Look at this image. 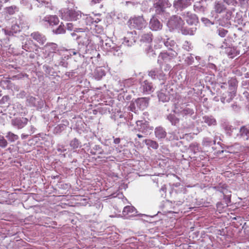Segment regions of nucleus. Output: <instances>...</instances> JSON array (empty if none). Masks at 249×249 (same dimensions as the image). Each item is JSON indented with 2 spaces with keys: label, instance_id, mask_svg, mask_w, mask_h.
Wrapping results in <instances>:
<instances>
[{
  "label": "nucleus",
  "instance_id": "1",
  "mask_svg": "<svg viewBox=\"0 0 249 249\" xmlns=\"http://www.w3.org/2000/svg\"><path fill=\"white\" fill-rule=\"evenodd\" d=\"M178 53L172 48H168L166 52H161L158 57V62L162 64L163 62L167 63L170 62L172 59L175 58Z\"/></svg>",
  "mask_w": 249,
  "mask_h": 249
},
{
  "label": "nucleus",
  "instance_id": "2",
  "mask_svg": "<svg viewBox=\"0 0 249 249\" xmlns=\"http://www.w3.org/2000/svg\"><path fill=\"white\" fill-rule=\"evenodd\" d=\"M147 23L142 17H137L131 18L128 21V25L130 28L137 29L138 30L145 28Z\"/></svg>",
  "mask_w": 249,
  "mask_h": 249
},
{
  "label": "nucleus",
  "instance_id": "3",
  "mask_svg": "<svg viewBox=\"0 0 249 249\" xmlns=\"http://www.w3.org/2000/svg\"><path fill=\"white\" fill-rule=\"evenodd\" d=\"M62 19L70 20H76L79 14L72 9L63 8L60 11Z\"/></svg>",
  "mask_w": 249,
  "mask_h": 249
},
{
  "label": "nucleus",
  "instance_id": "4",
  "mask_svg": "<svg viewBox=\"0 0 249 249\" xmlns=\"http://www.w3.org/2000/svg\"><path fill=\"white\" fill-rule=\"evenodd\" d=\"M188 105H186L184 107H182L180 109L178 107H176V110L174 111L176 114L183 117L188 116H191L194 114V111L193 109L188 107Z\"/></svg>",
  "mask_w": 249,
  "mask_h": 249
},
{
  "label": "nucleus",
  "instance_id": "5",
  "mask_svg": "<svg viewBox=\"0 0 249 249\" xmlns=\"http://www.w3.org/2000/svg\"><path fill=\"white\" fill-rule=\"evenodd\" d=\"M28 122V119L25 117L16 118L12 120V124L17 126L18 129L24 127Z\"/></svg>",
  "mask_w": 249,
  "mask_h": 249
},
{
  "label": "nucleus",
  "instance_id": "6",
  "mask_svg": "<svg viewBox=\"0 0 249 249\" xmlns=\"http://www.w3.org/2000/svg\"><path fill=\"white\" fill-rule=\"evenodd\" d=\"M42 21L47 22L50 25H56L59 23L58 18L55 15H47L43 19Z\"/></svg>",
  "mask_w": 249,
  "mask_h": 249
},
{
  "label": "nucleus",
  "instance_id": "7",
  "mask_svg": "<svg viewBox=\"0 0 249 249\" xmlns=\"http://www.w3.org/2000/svg\"><path fill=\"white\" fill-rule=\"evenodd\" d=\"M123 213L124 216L129 217L136 215L137 211L133 206H127L124 208Z\"/></svg>",
  "mask_w": 249,
  "mask_h": 249
},
{
  "label": "nucleus",
  "instance_id": "8",
  "mask_svg": "<svg viewBox=\"0 0 249 249\" xmlns=\"http://www.w3.org/2000/svg\"><path fill=\"white\" fill-rule=\"evenodd\" d=\"M31 36L40 45H43L46 41V38L45 36L40 34L38 32H35L32 33L31 34Z\"/></svg>",
  "mask_w": 249,
  "mask_h": 249
},
{
  "label": "nucleus",
  "instance_id": "9",
  "mask_svg": "<svg viewBox=\"0 0 249 249\" xmlns=\"http://www.w3.org/2000/svg\"><path fill=\"white\" fill-rule=\"evenodd\" d=\"M236 93L228 90L227 92L224 93L221 98V101L222 103H230L235 96Z\"/></svg>",
  "mask_w": 249,
  "mask_h": 249
},
{
  "label": "nucleus",
  "instance_id": "10",
  "mask_svg": "<svg viewBox=\"0 0 249 249\" xmlns=\"http://www.w3.org/2000/svg\"><path fill=\"white\" fill-rule=\"evenodd\" d=\"M170 6V4L168 3V0H158L155 4V7L157 9V10L162 12L165 8Z\"/></svg>",
  "mask_w": 249,
  "mask_h": 249
},
{
  "label": "nucleus",
  "instance_id": "11",
  "mask_svg": "<svg viewBox=\"0 0 249 249\" xmlns=\"http://www.w3.org/2000/svg\"><path fill=\"white\" fill-rule=\"evenodd\" d=\"M225 53L230 58H233L239 54V51L237 50L235 47H228L225 48Z\"/></svg>",
  "mask_w": 249,
  "mask_h": 249
},
{
  "label": "nucleus",
  "instance_id": "12",
  "mask_svg": "<svg viewBox=\"0 0 249 249\" xmlns=\"http://www.w3.org/2000/svg\"><path fill=\"white\" fill-rule=\"evenodd\" d=\"M229 90L236 93L238 81L235 77H231L228 80Z\"/></svg>",
  "mask_w": 249,
  "mask_h": 249
},
{
  "label": "nucleus",
  "instance_id": "13",
  "mask_svg": "<svg viewBox=\"0 0 249 249\" xmlns=\"http://www.w3.org/2000/svg\"><path fill=\"white\" fill-rule=\"evenodd\" d=\"M150 26L152 30L157 31L161 29L162 24L158 19L153 17L150 20Z\"/></svg>",
  "mask_w": 249,
  "mask_h": 249
},
{
  "label": "nucleus",
  "instance_id": "14",
  "mask_svg": "<svg viewBox=\"0 0 249 249\" xmlns=\"http://www.w3.org/2000/svg\"><path fill=\"white\" fill-rule=\"evenodd\" d=\"M174 7L177 9H182L188 6V0H177L173 3Z\"/></svg>",
  "mask_w": 249,
  "mask_h": 249
},
{
  "label": "nucleus",
  "instance_id": "15",
  "mask_svg": "<svg viewBox=\"0 0 249 249\" xmlns=\"http://www.w3.org/2000/svg\"><path fill=\"white\" fill-rule=\"evenodd\" d=\"M148 75L151 77L153 79H160L161 78L163 74L161 70H159L157 69H155L151 70L149 73Z\"/></svg>",
  "mask_w": 249,
  "mask_h": 249
},
{
  "label": "nucleus",
  "instance_id": "16",
  "mask_svg": "<svg viewBox=\"0 0 249 249\" xmlns=\"http://www.w3.org/2000/svg\"><path fill=\"white\" fill-rule=\"evenodd\" d=\"M141 88L143 92H149L153 91V88L151 82L147 80H144L141 83Z\"/></svg>",
  "mask_w": 249,
  "mask_h": 249
},
{
  "label": "nucleus",
  "instance_id": "17",
  "mask_svg": "<svg viewBox=\"0 0 249 249\" xmlns=\"http://www.w3.org/2000/svg\"><path fill=\"white\" fill-rule=\"evenodd\" d=\"M45 51L50 55L51 53H55L57 50V45L54 43H48L44 46Z\"/></svg>",
  "mask_w": 249,
  "mask_h": 249
},
{
  "label": "nucleus",
  "instance_id": "18",
  "mask_svg": "<svg viewBox=\"0 0 249 249\" xmlns=\"http://www.w3.org/2000/svg\"><path fill=\"white\" fill-rule=\"evenodd\" d=\"M183 22L180 18L175 17L172 18L169 21V24L175 28H179Z\"/></svg>",
  "mask_w": 249,
  "mask_h": 249
},
{
  "label": "nucleus",
  "instance_id": "19",
  "mask_svg": "<svg viewBox=\"0 0 249 249\" xmlns=\"http://www.w3.org/2000/svg\"><path fill=\"white\" fill-rule=\"evenodd\" d=\"M240 134L245 140L249 138V124L243 126L240 128Z\"/></svg>",
  "mask_w": 249,
  "mask_h": 249
},
{
  "label": "nucleus",
  "instance_id": "20",
  "mask_svg": "<svg viewBox=\"0 0 249 249\" xmlns=\"http://www.w3.org/2000/svg\"><path fill=\"white\" fill-rule=\"evenodd\" d=\"M155 136L158 139H164L166 136V132L161 127H157L155 130Z\"/></svg>",
  "mask_w": 249,
  "mask_h": 249
},
{
  "label": "nucleus",
  "instance_id": "21",
  "mask_svg": "<svg viewBox=\"0 0 249 249\" xmlns=\"http://www.w3.org/2000/svg\"><path fill=\"white\" fill-rule=\"evenodd\" d=\"M203 120L209 126L215 125L217 124L215 119L212 116H204L203 117Z\"/></svg>",
  "mask_w": 249,
  "mask_h": 249
},
{
  "label": "nucleus",
  "instance_id": "22",
  "mask_svg": "<svg viewBox=\"0 0 249 249\" xmlns=\"http://www.w3.org/2000/svg\"><path fill=\"white\" fill-rule=\"evenodd\" d=\"M18 11V8L16 5L7 7L4 9V12L7 15H13Z\"/></svg>",
  "mask_w": 249,
  "mask_h": 249
},
{
  "label": "nucleus",
  "instance_id": "23",
  "mask_svg": "<svg viewBox=\"0 0 249 249\" xmlns=\"http://www.w3.org/2000/svg\"><path fill=\"white\" fill-rule=\"evenodd\" d=\"M226 7L222 2L220 1L215 2L214 5V10L217 13H221L225 11Z\"/></svg>",
  "mask_w": 249,
  "mask_h": 249
},
{
  "label": "nucleus",
  "instance_id": "24",
  "mask_svg": "<svg viewBox=\"0 0 249 249\" xmlns=\"http://www.w3.org/2000/svg\"><path fill=\"white\" fill-rule=\"evenodd\" d=\"M6 138L11 142H14L19 138L18 135L15 134L12 132H8L6 135Z\"/></svg>",
  "mask_w": 249,
  "mask_h": 249
},
{
  "label": "nucleus",
  "instance_id": "25",
  "mask_svg": "<svg viewBox=\"0 0 249 249\" xmlns=\"http://www.w3.org/2000/svg\"><path fill=\"white\" fill-rule=\"evenodd\" d=\"M141 40L143 42L151 43L152 41V34L150 32L143 34L142 36Z\"/></svg>",
  "mask_w": 249,
  "mask_h": 249
},
{
  "label": "nucleus",
  "instance_id": "26",
  "mask_svg": "<svg viewBox=\"0 0 249 249\" xmlns=\"http://www.w3.org/2000/svg\"><path fill=\"white\" fill-rule=\"evenodd\" d=\"M145 143L147 145L155 149H157L159 147L158 143L156 141L151 140H145Z\"/></svg>",
  "mask_w": 249,
  "mask_h": 249
},
{
  "label": "nucleus",
  "instance_id": "27",
  "mask_svg": "<svg viewBox=\"0 0 249 249\" xmlns=\"http://www.w3.org/2000/svg\"><path fill=\"white\" fill-rule=\"evenodd\" d=\"M168 119L172 124L176 125L179 122V120L174 114H169L167 117Z\"/></svg>",
  "mask_w": 249,
  "mask_h": 249
},
{
  "label": "nucleus",
  "instance_id": "28",
  "mask_svg": "<svg viewBox=\"0 0 249 249\" xmlns=\"http://www.w3.org/2000/svg\"><path fill=\"white\" fill-rule=\"evenodd\" d=\"M21 28L19 25L16 23L13 24L11 27V30L9 31V33H7L8 35H10L11 33L13 34V33H17L20 31Z\"/></svg>",
  "mask_w": 249,
  "mask_h": 249
},
{
  "label": "nucleus",
  "instance_id": "29",
  "mask_svg": "<svg viewBox=\"0 0 249 249\" xmlns=\"http://www.w3.org/2000/svg\"><path fill=\"white\" fill-rule=\"evenodd\" d=\"M64 26V25H62V23H61L56 30H53V33L56 34H64L65 33V30Z\"/></svg>",
  "mask_w": 249,
  "mask_h": 249
},
{
  "label": "nucleus",
  "instance_id": "30",
  "mask_svg": "<svg viewBox=\"0 0 249 249\" xmlns=\"http://www.w3.org/2000/svg\"><path fill=\"white\" fill-rule=\"evenodd\" d=\"M80 142L76 138L73 139L72 141H71V142H70V146L73 149H76V148H78L80 146Z\"/></svg>",
  "mask_w": 249,
  "mask_h": 249
},
{
  "label": "nucleus",
  "instance_id": "31",
  "mask_svg": "<svg viewBox=\"0 0 249 249\" xmlns=\"http://www.w3.org/2000/svg\"><path fill=\"white\" fill-rule=\"evenodd\" d=\"M8 145V142L4 137L0 135V147L5 148Z\"/></svg>",
  "mask_w": 249,
  "mask_h": 249
},
{
  "label": "nucleus",
  "instance_id": "32",
  "mask_svg": "<svg viewBox=\"0 0 249 249\" xmlns=\"http://www.w3.org/2000/svg\"><path fill=\"white\" fill-rule=\"evenodd\" d=\"M94 19V18L91 16H87L85 19V22L87 25H91V24H94L93 20Z\"/></svg>",
  "mask_w": 249,
  "mask_h": 249
},
{
  "label": "nucleus",
  "instance_id": "33",
  "mask_svg": "<svg viewBox=\"0 0 249 249\" xmlns=\"http://www.w3.org/2000/svg\"><path fill=\"white\" fill-rule=\"evenodd\" d=\"M228 32V31L227 30H225L223 28H219L218 30V35L222 37H225L227 34Z\"/></svg>",
  "mask_w": 249,
  "mask_h": 249
},
{
  "label": "nucleus",
  "instance_id": "34",
  "mask_svg": "<svg viewBox=\"0 0 249 249\" xmlns=\"http://www.w3.org/2000/svg\"><path fill=\"white\" fill-rule=\"evenodd\" d=\"M186 20L189 24L192 25L195 23L196 20L195 16L192 15L191 17H187Z\"/></svg>",
  "mask_w": 249,
  "mask_h": 249
},
{
  "label": "nucleus",
  "instance_id": "35",
  "mask_svg": "<svg viewBox=\"0 0 249 249\" xmlns=\"http://www.w3.org/2000/svg\"><path fill=\"white\" fill-rule=\"evenodd\" d=\"M158 97L160 100L162 102L167 101L168 100V98L166 96L165 94L162 92H160L158 94Z\"/></svg>",
  "mask_w": 249,
  "mask_h": 249
},
{
  "label": "nucleus",
  "instance_id": "36",
  "mask_svg": "<svg viewBox=\"0 0 249 249\" xmlns=\"http://www.w3.org/2000/svg\"><path fill=\"white\" fill-rule=\"evenodd\" d=\"M100 16L101 14H100L94 15V17H93L94 18V19L93 20L94 23H97L101 20V19L100 18Z\"/></svg>",
  "mask_w": 249,
  "mask_h": 249
},
{
  "label": "nucleus",
  "instance_id": "37",
  "mask_svg": "<svg viewBox=\"0 0 249 249\" xmlns=\"http://www.w3.org/2000/svg\"><path fill=\"white\" fill-rule=\"evenodd\" d=\"M185 61L187 63L188 65H191L194 61V58L192 56H189L186 57L185 60Z\"/></svg>",
  "mask_w": 249,
  "mask_h": 249
},
{
  "label": "nucleus",
  "instance_id": "38",
  "mask_svg": "<svg viewBox=\"0 0 249 249\" xmlns=\"http://www.w3.org/2000/svg\"><path fill=\"white\" fill-rule=\"evenodd\" d=\"M67 28L69 30H72L73 29V24L71 23H68L67 24Z\"/></svg>",
  "mask_w": 249,
  "mask_h": 249
},
{
  "label": "nucleus",
  "instance_id": "39",
  "mask_svg": "<svg viewBox=\"0 0 249 249\" xmlns=\"http://www.w3.org/2000/svg\"><path fill=\"white\" fill-rule=\"evenodd\" d=\"M182 33L185 35L192 34L189 30H187L185 29L182 30Z\"/></svg>",
  "mask_w": 249,
  "mask_h": 249
},
{
  "label": "nucleus",
  "instance_id": "40",
  "mask_svg": "<svg viewBox=\"0 0 249 249\" xmlns=\"http://www.w3.org/2000/svg\"><path fill=\"white\" fill-rule=\"evenodd\" d=\"M121 140L119 138H117L114 139V143L115 144H119Z\"/></svg>",
  "mask_w": 249,
  "mask_h": 249
},
{
  "label": "nucleus",
  "instance_id": "41",
  "mask_svg": "<svg viewBox=\"0 0 249 249\" xmlns=\"http://www.w3.org/2000/svg\"><path fill=\"white\" fill-rule=\"evenodd\" d=\"M10 0H0V3L2 4V5L3 6V4L6 3V2H8Z\"/></svg>",
  "mask_w": 249,
  "mask_h": 249
},
{
  "label": "nucleus",
  "instance_id": "42",
  "mask_svg": "<svg viewBox=\"0 0 249 249\" xmlns=\"http://www.w3.org/2000/svg\"><path fill=\"white\" fill-rule=\"evenodd\" d=\"M226 86H227L226 83H222V85H221V89H225Z\"/></svg>",
  "mask_w": 249,
  "mask_h": 249
},
{
  "label": "nucleus",
  "instance_id": "43",
  "mask_svg": "<svg viewBox=\"0 0 249 249\" xmlns=\"http://www.w3.org/2000/svg\"><path fill=\"white\" fill-rule=\"evenodd\" d=\"M165 45L167 47L168 46V45L170 44V42L168 41H167L166 42H165Z\"/></svg>",
  "mask_w": 249,
  "mask_h": 249
},
{
  "label": "nucleus",
  "instance_id": "44",
  "mask_svg": "<svg viewBox=\"0 0 249 249\" xmlns=\"http://www.w3.org/2000/svg\"><path fill=\"white\" fill-rule=\"evenodd\" d=\"M137 136H138V137H139V138H142V137H143L142 135H141V134H138L137 135Z\"/></svg>",
  "mask_w": 249,
  "mask_h": 249
},
{
  "label": "nucleus",
  "instance_id": "45",
  "mask_svg": "<svg viewBox=\"0 0 249 249\" xmlns=\"http://www.w3.org/2000/svg\"><path fill=\"white\" fill-rule=\"evenodd\" d=\"M2 7H3V6L2 5V4L0 3V10L1 9Z\"/></svg>",
  "mask_w": 249,
  "mask_h": 249
},
{
  "label": "nucleus",
  "instance_id": "46",
  "mask_svg": "<svg viewBox=\"0 0 249 249\" xmlns=\"http://www.w3.org/2000/svg\"><path fill=\"white\" fill-rule=\"evenodd\" d=\"M72 53H73V55H76L77 54V53L75 52H73Z\"/></svg>",
  "mask_w": 249,
  "mask_h": 249
}]
</instances>
